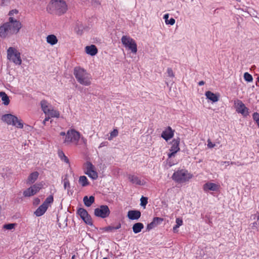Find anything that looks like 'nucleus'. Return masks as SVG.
Instances as JSON below:
<instances>
[{
	"instance_id": "56",
	"label": "nucleus",
	"mask_w": 259,
	"mask_h": 259,
	"mask_svg": "<svg viewBox=\"0 0 259 259\" xmlns=\"http://www.w3.org/2000/svg\"><path fill=\"white\" fill-rule=\"evenodd\" d=\"M256 122L257 123V125H258V127H259V120H258V121H257V122Z\"/></svg>"
},
{
	"instance_id": "5",
	"label": "nucleus",
	"mask_w": 259,
	"mask_h": 259,
	"mask_svg": "<svg viewBox=\"0 0 259 259\" xmlns=\"http://www.w3.org/2000/svg\"><path fill=\"white\" fill-rule=\"evenodd\" d=\"M7 59L16 65H20L22 63L21 54L17 49L10 47L7 50Z\"/></svg>"
},
{
	"instance_id": "37",
	"label": "nucleus",
	"mask_w": 259,
	"mask_h": 259,
	"mask_svg": "<svg viewBox=\"0 0 259 259\" xmlns=\"http://www.w3.org/2000/svg\"><path fill=\"white\" fill-rule=\"evenodd\" d=\"M121 227L120 224H119L116 227L108 226L105 228L106 231H113L114 230H117Z\"/></svg>"
},
{
	"instance_id": "8",
	"label": "nucleus",
	"mask_w": 259,
	"mask_h": 259,
	"mask_svg": "<svg viewBox=\"0 0 259 259\" xmlns=\"http://www.w3.org/2000/svg\"><path fill=\"white\" fill-rule=\"evenodd\" d=\"M43 187L42 182L36 183L23 192L25 197H30L37 193Z\"/></svg>"
},
{
	"instance_id": "50",
	"label": "nucleus",
	"mask_w": 259,
	"mask_h": 259,
	"mask_svg": "<svg viewBox=\"0 0 259 259\" xmlns=\"http://www.w3.org/2000/svg\"><path fill=\"white\" fill-rule=\"evenodd\" d=\"M13 13H18V11H17V10H12V11H10V12H9V15L11 16V15H12L13 14Z\"/></svg>"
},
{
	"instance_id": "53",
	"label": "nucleus",
	"mask_w": 259,
	"mask_h": 259,
	"mask_svg": "<svg viewBox=\"0 0 259 259\" xmlns=\"http://www.w3.org/2000/svg\"><path fill=\"white\" fill-rule=\"evenodd\" d=\"M60 135L61 136H65V137L66 134L64 132H62L60 133Z\"/></svg>"
},
{
	"instance_id": "51",
	"label": "nucleus",
	"mask_w": 259,
	"mask_h": 259,
	"mask_svg": "<svg viewBox=\"0 0 259 259\" xmlns=\"http://www.w3.org/2000/svg\"><path fill=\"white\" fill-rule=\"evenodd\" d=\"M205 83L204 81H200L199 82H198V85L201 86V85H204Z\"/></svg>"
},
{
	"instance_id": "38",
	"label": "nucleus",
	"mask_w": 259,
	"mask_h": 259,
	"mask_svg": "<svg viewBox=\"0 0 259 259\" xmlns=\"http://www.w3.org/2000/svg\"><path fill=\"white\" fill-rule=\"evenodd\" d=\"M59 155L61 159L63 160L64 162H65L67 163H69V159L65 155L64 153L61 151L59 153Z\"/></svg>"
},
{
	"instance_id": "29",
	"label": "nucleus",
	"mask_w": 259,
	"mask_h": 259,
	"mask_svg": "<svg viewBox=\"0 0 259 259\" xmlns=\"http://www.w3.org/2000/svg\"><path fill=\"white\" fill-rule=\"evenodd\" d=\"M144 228V225L142 223H135L133 226V231L135 233L140 232Z\"/></svg>"
},
{
	"instance_id": "43",
	"label": "nucleus",
	"mask_w": 259,
	"mask_h": 259,
	"mask_svg": "<svg viewBox=\"0 0 259 259\" xmlns=\"http://www.w3.org/2000/svg\"><path fill=\"white\" fill-rule=\"evenodd\" d=\"M91 4L94 7H97L100 5V3L98 0H91Z\"/></svg>"
},
{
	"instance_id": "10",
	"label": "nucleus",
	"mask_w": 259,
	"mask_h": 259,
	"mask_svg": "<svg viewBox=\"0 0 259 259\" xmlns=\"http://www.w3.org/2000/svg\"><path fill=\"white\" fill-rule=\"evenodd\" d=\"M85 174L93 180H96L98 177L94 165L90 162H87L85 165Z\"/></svg>"
},
{
	"instance_id": "12",
	"label": "nucleus",
	"mask_w": 259,
	"mask_h": 259,
	"mask_svg": "<svg viewBox=\"0 0 259 259\" xmlns=\"http://www.w3.org/2000/svg\"><path fill=\"white\" fill-rule=\"evenodd\" d=\"M77 213L87 224L89 225H92V219L85 209L79 208L77 210Z\"/></svg>"
},
{
	"instance_id": "45",
	"label": "nucleus",
	"mask_w": 259,
	"mask_h": 259,
	"mask_svg": "<svg viewBox=\"0 0 259 259\" xmlns=\"http://www.w3.org/2000/svg\"><path fill=\"white\" fill-rule=\"evenodd\" d=\"M253 119L256 122L258 121L259 120V114L256 112L254 113L253 114Z\"/></svg>"
},
{
	"instance_id": "59",
	"label": "nucleus",
	"mask_w": 259,
	"mask_h": 259,
	"mask_svg": "<svg viewBox=\"0 0 259 259\" xmlns=\"http://www.w3.org/2000/svg\"><path fill=\"white\" fill-rule=\"evenodd\" d=\"M74 258V255H73L72 257V258Z\"/></svg>"
},
{
	"instance_id": "22",
	"label": "nucleus",
	"mask_w": 259,
	"mask_h": 259,
	"mask_svg": "<svg viewBox=\"0 0 259 259\" xmlns=\"http://www.w3.org/2000/svg\"><path fill=\"white\" fill-rule=\"evenodd\" d=\"M48 206L46 204L42 203L39 207L35 210L34 214L37 217H40L43 215L47 211Z\"/></svg>"
},
{
	"instance_id": "36",
	"label": "nucleus",
	"mask_w": 259,
	"mask_h": 259,
	"mask_svg": "<svg viewBox=\"0 0 259 259\" xmlns=\"http://www.w3.org/2000/svg\"><path fill=\"white\" fill-rule=\"evenodd\" d=\"M244 78L245 80L247 82H251L253 80L252 76L251 74L248 73V72H245L244 74Z\"/></svg>"
},
{
	"instance_id": "11",
	"label": "nucleus",
	"mask_w": 259,
	"mask_h": 259,
	"mask_svg": "<svg viewBox=\"0 0 259 259\" xmlns=\"http://www.w3.org/2000/svg\"><path fill=\"white\" fill-rule=\"evenodd\" d=\"M234 106L238 113H241L244 116H246L248 114V108L245 107L241 101L239 100L235 101Z\"/></svg>"
},
{
	"instance_id": "6",
	"label": "nucleus",
	"mask_w": 259,
	"mask_h": 259,
	"mask_svg": "<svg viewBox=\"0 0 259 259\" xmlns=\"http://www.w3.org/2000/svg\"><path fill=\"white\" fill-rule=\"evenodd\" d=\"M121 41L124 47L130 50L132 53L136 54L137 52V45L133 38L127 35H123L121 38Z\"/></svg>"
},
{
	"instance_id": "3",
	"label": "nucleus",
	"mask_w": 259,
	"mask_h": 259,
	"mask_svg": "<svg viewBox=\"0 0 259 259\" xmlns=\"http://www.w3.org/2000/svg\"><path fill=\"white\" fill-rule=\"evenodd\" d=\"M80 138V134L78 132L74 129H70L67 131L63 143L66 145L73 144L76 146L78 144Z\"/></svg>"
},
{
	"instance_id": "23",
	"label": "nucleus",
	"mask_w": 259,
	"mask_h": 259,
	"mask_svg": "<svg viewBox=\"0 0 259 259\" xmlns=\"http://www.w3.org/2000/svg\"><path fill=\"white\" fill-rule=\"evenodd\" d=\"M41 108L44 113L46 114L47 112L52 108V106L46 100H42L40 102Z\"/></svg>"
},
{
	"instance_id": "1",
	"label": "nucleus",
	"mask_w": 259,
	"mask_h": 259,
	"mask_svg": "<svg viewBox=\"0 0 259 259\" xmlns=\"http://www.w3.org/2000/svg\"><path fill=\"white\" fill-rule=\"evenodd\" d=\"M68 6L64 0H51L47 6V12L52 15L61 16L66 13Z\"/></svg>"
},
{
	"instance_id": "34",
	"label": "nucleus",
	"mask_w": 259,
	"mask_h": 259,
	"mask_svg": "<svg viewBox=\"0 0 259 259\" xmlns=\"http://www.w3.org/2000/svg\"><path fill=\"white\" fill-rule=\"evenodd\" d=\"M54 201V198L53 195H50L48 196L44 201L43 203L46 204L47 206L49 207L50 204L52 203Z\"/></svg>"
},
{
	"instance_id": "26",
	"label": "nucleus",
	"mask_w": 259,
	"mask_h": 259,
	"mask_svg": "<svg viewBox=\"0 0 259 259\" xmlns=\"http://www.w3.org/2000/svg\"><path fill=\"white\" fill-rule=\"evenodd\" d=\"M46 41L49 44L54 46L58 42L57 37L54 34H50L47 36Z\"/></svg>"
},
{
	"instance_id": "17",
	"label": "nucleus",
	"mask_w": 259,
	"mask_h": 259,
	"mask_svg": "<svg viewBox=\"0 0 259 259\" xmlns=\"http://www.w3.org/2000/svg\"><path fill=\"white\" fill-rule=\"evenodd\" d=\"M163 221V219L162 218L159 217L154 218L153 221L147 225L146 228L147 230L149 231L152 230V229L157 226L158 225L160 224Z\"/></svg>"
},
{
	"instance_id": "44",
	"label": "nucleus",
	"mask_w": 259,
	"mask_h": 259,
	"mask_svg": "<svg viewBox=\"0 0 259 259\" xmlns=\"http://www.w3.org/2000/svg\"><path fill=\"white\" fill-rule=\"evenodd\" d=\"M176 223L177 226L180 227L183 225V221L182 219L178 218L176 219Z\"/></svg>"
},
{
	"instance_id": "21",
	"label": "nucleus",
	"mask_w": 259,
	"mask_h": 259,
	"mask_svg": "<svg viewBox=\"0 0 259 259\" xmlns=\"http://www.w3.org/2000/svg\"><path fill=\"white\" fill-rule=\"evenodd\" d=\"M85 51L87 54L93 56L97 54L98 49L95 45H92L85 47Z\"/></svg>"
},
{
	"instance_id": "48",
	"label": "nucleus",
	"mask_w": 259,
	"mask_h": 259,
	"mask_svg": "<svg viewBox=\"0 0 259 259\" xmlns=\"http://www.w3.org/2000/svg\"><path fill=\"white\" fill-rule=\"evenodd\" d=\"M215 146V144L212 143L209 140H208L207 146L209 148H213Z\"/></svg>"
},
{
	"instance_id": "16",
	"label": "nucleus",
	"mask_w": 259,
	"mask_h": 259,
	"mask_svg": "<svg viewBox=\"0 0 259 259\" xmlns=\"http://www.w3.org/2000/svg\"><path fill=\"white\" fill-rule=\"evenodd\" d=\"M17 119L16 116L11 114H5L2 117V120L9 125L15 124L14 122L17 121Z\"/></svg>"
},
{
	"instance_id": "33",
	"label": "nucleus",
	"mask_w": 259,
	"mask_h": 259,
	"mask_svg": "<svg viewBox=\"0 0 259 259\" xmlns=\"http://www.w3.org/2000/svg\"><path fill=\"white\" fill-rule=\"evenodd\" d=\"M118 134V132L117 129H114L113 131H112L110 133V136L108 138V140L111 141L114 138L117 137Z\"/></svg>"
},
{
	"instance_id": "13",
	"label": "nucleus",
	"mask_w": 259,
	"mask_h": 259,
	"mask_svg": "<svg viewBox=\"0 0 259 259\" xmlns=\"http://www.w3.org/2000/svg\"><path fill=\"white\" fill-rule=\"evenodd\" d=\"M180 139L179 138L175 139L172 140L171 143L172 145L169 149L170 152L168 154L169 158L174 156L175 154L180 150Z\"/></svg>"
},
{
	"instance_id": "24",
	"label": "nucleus",
	"mask_w": 259,
	"mask_h": 259,
	"mask_svg": "<svg viewBox=\"0 0 259 259\" xmlns=\"http://www.w3.org/2000/svg\"><path fill=\"white\" fill-rule=\"evenodd\" d=\"M38 175L39 173L37 171H34L30 174L27 179V183L29 184L34 183L38 178Z\"/></svg>"
},
{
	"instance_id": "49",
	"label": "nucleus",
	"mask_w": 259,
	"mask_h": 259,
	"mask_svg": "<svg viewBox=\"0 0 259 259\" xmlns=\"http://www.w3.org/2000/svg\"><path fill=\"white\" fill-rule=\"evenodd\" d=\"M179 227H180L179 226H177V225H176L175 226H174V227L172 228L174 232H175V233L177 232H178V229Z\"/></svg>"
},
{
	"instance_id": "30",
	"label": "nucleus",
	"mask_w": 259,
	"mask_h": 259,
	"mask_svg": "<svg viewBox=\"0 0 259 259\" xmlns=\"http://www.w3.org/2000/svg\"><path fill=\"white\" fill-rule=\"evenodd\" d=\"M0 97L2 98L3 103L5 105H8L10 103V100L8 96L3 92H0Z\"/></svg>"
},
{
	"instance_id": "35",
	"label": "nucleus",
	"mask_w": 259,
	"mask_h": 259,
	"mask_svg": "<svg viewBox=\"0 0 259 259\" xmlns=\"http://www.w3.org/2000/svg\"><path fill=\"white\" fill-rule=\"evenodd\" d=\"M15 124H13V125L15 126L17 128H22L23 127V123L22 122L21 119H19L17 118V121H15L14 122Z\"/></svg>"
},
{
	"instance_id": "40",
	"label": "nucleus",
	"mask_w": 259,
	"mask_h": 259,
	"mask_svg": "<svg viewBox=\"0 0 259 259\" xmlns=\"http://www.w3.org/2000/svg\"><path fill=\"white\" fill-rule=\"evenodd\" d=\"M64 188L65 189L70 188V183L67 178L64 179Z\"/></svg>"
},
{
	"instance_id": "2",
	"label": "nucleus",
	"mask_w": 259,
	"mask_h": 259,
	"mask_svg": "<svg viewBox=\"0 0 259 259\" xmlns=\"http://www.w3.org/2000/svg\"><path fill=\"white\" fill-rule=\"evenodd\" d=\"M73 74L80 84L84 86H89L91 84L92 76L83 68L80 67H75L73 69Z\"/></svg>"
},
{
	"instance_id": "19",
	"label": "nucleus",
	"mask_w": 259,
	"mask_h": 259,
	"mask_svg": "<svg viewBox=\"0 0 259 259\" xmlns=\"http://www.w3.org/2000/svg\"><path fill=\"white\" fill-rule=\"evenodd\" d=\"M141 215V213L139 210H131L127 212V217L131 220H138Z\"/></svg>"
},
{
	"instance_id": "31",
	"label": "nucleus",
	"mask_w": 259,
	"mask_h": 259,
	"mask_svg": "<svg viewBox=\"0 0 259 259\" xmlns=\"http://www.w3.org/2000/svg\"><path fill=\"white\" fill-rule=\"evenodd\" d=\"M79 183L82 187H85L89 185L87 178L84 176H80L79 178Z\"/></svg>"
},
{
	"instance_id": "47",
	"label": "nucleus",
	"mask_w": 259,
	"mask_h": 259,
	"mask_svg": "<svg viewBox=\"0 0 259 259\" xmlns=\"http://www.w3.org/2000/svg\"><path fill=\"white\" fill-rule=\"evenodd\" d=\"M80 139H81V141L82 143L84 146H87V140L85 138H84V137H80Z\"/></svg>"
},
{
	"instance_id": "52",
	"label": "nucleus",
	"mask_w": 259,
	"mask_h": 259,
	"mask_svg": "<svg viewBox=\"0 0 259 259\" xmlns=\"http://www.w3.org/2000/svg\"><path fill=\"white\" fill-rule=\"evenodd\" d=\"M51 118V116H46V117L45 118V121H48L49 120L50 118Z\"/></svg>"
},
{
	"instance_id": "57",
	"label": "nucleus",
	"mask_w": 259,
	"mask_h": 259,
	"mask_svg": "<svg viewBox=\"0 0 259 259\" xmlns=\"http://www.w3.org/2000/svg\"><path fill=\"white\" fill-rule=\"evenodd\" d=\"M103 146V143H102L101 144V145L100 146V147H101Z\"/></svg>"
},
{
	"instance_id": "15",
	"label": "nucleus",
	"mask_w": 259,
	"mask_h": 259,
	"mask_svg": "<svg viewBox=\"0 0 259 259\" xmlns=\"http://www.w3.org/2000/svg\"><path fill=\"white\" fill-rule=\"evenodd\" d=\"M128 179L133 184L143 186L145 185L146 182L143 180H141L139 177L133 175H128Z\"/></svg>"
},
{
	"instance_id": "58",
	"label": "nucleus",
	"mask_w": 259,
	"mask_h": 259,
	"mask_svg": "<svg viewBox=\"0 0 259 259\" xmlns=\"http://www.w3.org/2000/svg\"><path fill=\"white\" fill-rule=\"evenodd\" d=\"M102 259H108V258L107 257H104Z\"/></svg>"
},
{
	"instance_id": "46",
	"label": "nucleus",
	"mask_w": 259,
	"mask_h": 259,
	"mask_svg": "<svg viewBox=\"0 0 259 259\" xmlns=\"http://www.w3.org/2000/svg\"><path fill=\"white\" fill-rule=\"evenodd\" d=\"M234 162H229V161H222L221 162V165H223L224 164H226L225 166L226 167L228 165H229L230 164H234Z\"/></svg>"
},
{
	"instance_id": "7",
	"label": "nucleus",
	"mask_w": 259,
	"mask_h": 259,
	"mask_svg": "<svg viewBox=\"0 0 259 259\" xmlns=\"http://www.w3.org/2000/svg\"><path fill=\"white\" fill-rule=\"evenodd\" d=\"M10 34H17L22 27V24L19 21H17L14 18L10 17L9 19V22L6 23Z\"/></svg>"
},
{
	"instance_id": "9",
	"label": "nucleus",
	"mask_w": 259,
	"mask_h": 259,
	"mask_svg": "<svg viewBox=\"0 0 259 259\" xmlns=\"http://www.w3.org/2000/svg\"><path fill=\"white\" fill-rule=\"evenodd\" d=\"M110 210L107 205H101L95 209L94 214L96 217L106 218L110 214Z\"/></svg>"
},
{
	"instance_id": "32",
	"label": "nucleus",
	"mask_w": 259,
	"mask_h": 259,
	"mask_svg": "<svg viewBox=\"0 0 259 259\" xmlns=\"http://www.w3.org/2000/svg\"><path fill=\"white\" fill-rule=\"evenodd\" d=\"M169 17V14H166L163 16V19L165 20V22L166 24H169L170 25H173L175 23V20L173 18H171L169 19V20H168Z\"/></svg>"
},
{
	"instance_id": "41",
	"label": "nucleus",
	"mask_w": 259,
	"mask_h": 259,
	"mask_svg": "<svg viewBox=\"0 0 259 259\" xmlns=\"http://www.w3.org/2000/svg\"><path fill=\"white\" fill-rule=\"evenodd\" d=\"M147 203V198L146 197H142V198H141V205L145 206Z\"/></svg>"
},
{
	"instance_id": "42",
	"label": "nucleus",
	"mask_w": 259,
	"mask_h": 259,
	"mask_svg": "<svg viewBox=\"0 0 259 259\" xmlns=\"http://www.w3.org/2000/svg\"><path fill=\"white\" fill-rule=\"evenodd\" d=\"M166 73L167 74V75L171 77H174L175 76L174 73L170 68H168L167 69Z\"/></svg>"
},
{
	"instance_id": "39",
	"label": "nucleus",
	"mask_w": 259,
	"mask_h": 259,
	"mask_svg": "<svg viewBox=\"0 0 259 259\" xmlns=\"http://www.w3.org/2000/svg\"><path fill=\"white\" fill-rule=\"evenodd\" d=\"M15 226V224H8L4 225L3 228L7 230H12Z\"/></svg>"
},
{
	"instance_id": "55",
	"label": "nucleus",
	"mask_w": 259,
	"mask_h": 259,
	"mask_svg": "<svg viewBox=\"0 0 259 259\" xmlns=\"http://www.w3.org/2000/svg\"><path fill=\"white\" fill-rule=\"evenodd\" d=\"M47 121H45V120L43 121V124L45 125Z\"/></svg>"
},
{
	"instance_id": "28",
	"label": "nucleus",
	"mask_w": 259,
	"mask_h": 259,
	"mask_svg": "<svg viewBox=\"0 0 259 259\" xmlns=\"http://www.w3.org/2000/svg\"><path fill=\"white\" fill-rule=\"evenodd\" d=\"M46 116H51V117L58 118L60 116V113L58 111L55 110L53 107L51 108L48 112L46 114Z\"/></svg>"
},
{
	"instance_id": "20",
	"label": "nucleus",
	"mask_w": 259,
	"mask_h": 259,
	"mask_svg": "<svg viewBox=\"0 0 259 259\" xmlns=\"http://www.w3.org/2000/svg\"><path fill=\"white\" fill-rule=\"evenodd\" d=\"M8 25L5 23L2 26L0 27V37L2 38H6V37L11 35L9 32V29L8 28Z\"/></svg>"
},
{
	"instance_id": "14",
	"label": "nucleus",
	"mask_w": 259,
	"mask_h": 259,
	"mask_svg": "<svg viewBox=\"0 0 259 259\" xmlns=\"http://www.w3.org/2000/svg\"><path fill=\"white\" fill-rule=\"evenodd\" d=\"M220 185L215 183L207 182L204 184L203 189L204 191L208 192L209 191H218L220 189Z\"/></svg>"
},
{
	"instance_id": "18",
	"label": "nucleus",
	"mask_w": 259,
	"mask_h": 259,
	"mask_svg": "<svg viewBox=\"0 0 259 259\" xmlns=\"http://www.w3.org/2000/svg\"><path fill=\"white\" fill-rule=\"evenodd\" d=\"M174 132L171 128L170 126H168L161 134V137L163 138L165 141H167L172 138L174 136Z\"/></svg>"
},
{
	"instance_id": "54",
	"label": "nucleus",
	"mask_w": 259,
	"mask_h": 259,
	"mask_svg": "<svg viewBox=\"0 0 259 259\" xmlns=\"http://www.w3.org/2000/svg\"><path fill=\"white\" fill-rule=\"evenodd\" d=\"M35 202L36 203H38L39 202V199L38 198H36L35 199Z\"/></svg>"
},
{
	"instance_id": "25",
	"label": "nucleus",
	"mask_w": 259,
	"mask_h": 259,
	"mask_svg": "<svg viewBox=\"0 0 259 259\" xmlns=\"http://www.w3.org/2000/svg\"><path fill=\"white\" fill-rule=\"evenodd\" d=\"M205 95L207 99H209L213 102H216L219 100L218 96L210 91L206 92Z\"/></svg>"
},
{
	"instance_id": "4",
	"label": "nucleus",
	"mask_w": 259,
	"mask_h": 259,
	"mask_svg": "<svg viewBox=\"0 0 259 259\" xmlns=\"http://www.w3.org/2000/svg\"><path fill=\"white\" fill-rule=\"evenodd\" d=\"M192 178V175L185 169H182L175 171L171 177L174 181L179 183L186 182Z\"/></svg>"
},
{
	"instance_id": "27",
	"label": "nucleus",
	"mask_w": 259,
	"mask_h": 259,
	"mask_svg": "<svg viewBox=\"0 0 259 259\" xmlns=\"http://www.w3.org/2000/svg\"><path fill=\"white\" fill-rule=\"evenodd\" d=\"M83 202L84 205L88 207L91 206V205L95 201V198L93 196H91L88 197L87 196H85L83 197Z\"/></svg>"
}]
</instances>
